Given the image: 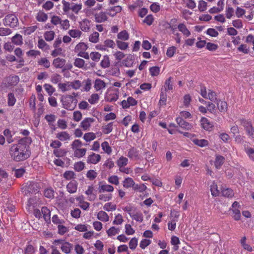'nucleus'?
Wrapping results in <instances>:
<instances>
[{
    "mask_svg": "<svg viewBox=\"0 0 254 254\" xmlns=\"http://www.w3.org/2000/svg\"><path fill=\"white\" fill-rule=\"evenodd\" d=\"M31 140L28 137L20 139L16 144H12L9 150L11 158L15 161L20 162L28 159L31 154L28 144Z\"/></svg>",
    "mask_w": 254,
    "mask_h": 254,
    "instance_id": "1",
    "label": "nucleus"
},
{
    "mask_svg": "<svg viewBox=\"0 0 254 254\" xmlns=\"http://www.w3.org/2000/svg\"><path fill=\"white\" fill-rule=\"evenodd\" d=\"M78 93L73 92L71 95H63L61 98L62 107L66 110L72 111L76 107L77 103V97Z\"/></svg>",
    "mask_w": 254,
    "mask_h": 254,
    "instance_id": "2",
    "label": "nucleus"
},
{
    "mask_svg": "<svg viewBox=\"0 0 254 254\" xmlns=\"http://www.w3.org/2000/svg\"><path fill=\"white\" fill-rule=\"evenodd\" d=\"M82 146V143L79 139L74 140L71 144V148L73 151V156L75 157L80 158L86 154L87 150L85 148H81Z\"/></svg>",
    "mask_w": 254,
    "mask_h": 254,
    "instance_id": "3",
    "label": "nucleus"
},
{
    "mask_svg": "<svg viewBox=\"0 0 254 254\" xmlns=\"http://www.w3.org/2000/svg\"><path fill=\"white\" fill-rule=\"evenodd\" d=\"M40 187L38 184L34 182H28L21 188V191L24 195L30 196L32 193L39 191Z\"/></svg>",
    "mask_w": 254,
    "mask_h": 254,
    "instance_id": "4",
    "label": "nucleus"
},
{
    "mask_svg": "<svg viewBox=\"0 0 254 254\" xmlns=\"http://www.w3.org/2000/svg\"><path fill=\"white\" fill-rule=\"evenodd\" d=\"M241 125L244 127L247 135L250 138L254 139V127L250 120L242 119L240 120Z\"/></svg>",
    "mask_w": 254,
    "mask_h": 254,
    "instance_id": "5",
    "label": "nucleus"
},
{
    "mask_svg": "<svg viewBox=\"0 0 254 254\" xmlns=\"http://www.w3.org/2000/svg\"><path fill=\"white\" fill-rule=\"evenodd\" d=\"M3 23L6 26L14 28L18 25V20L15 14H9L5 16L3 19Z\"/></svg>",
    "mask_w": 254,
    "mask_h": 254,
    "instance_id": "6",
    "label": "nucleus"
},
{
    "mask_svg": "<svg viewBox=\"0 0 254 254\" xmlns=\"http://www.w3.org/2000/svg\"><path fill=\"white\" fill-rule=\"evenodd\" d=\"M119 90L111 87L105 96V100L108 102L116 101L119 96Z\"/></svg>",
    "mask_w": 254,
    "mask_h": 254,
    "instance_id": "7",
    "label": "nucleus"
},
{
    "mask_svg": "<svg viewBox=\"0 0 254 254\" xmlns=\"http://www.w3.org/2000/svg\"><path fill=\"white\" fill-rule=\"evenodd\" d=\"M19 81V78L17 75L9 76L6 77L2 84L4 85L5 87H10L16 85Z\"/></svg>",
    "mask_w": 254,
    "mask_h": 254,
    "instance_id": "8",
    "label": "nucleus"
},
{
    "mask_svg": "<svg viewBox=\"0 0 254 254\" xmlns=\"http://www.w3.org/2000/svg\"><path fill=\"white\" fill-rule=\"evenodd\" d=\"M58 242L61 244L60 248L63 253L66 254H69L71 253V251L72 249V245L71 243L67 242H63V241L60 240H57L54 241V244H56Z\"/></svg>",
    "mask_w": 254,
    "mask_h": 254,
    "instance_id": "9",
    "label": "nucleus"
},
{
    "mask_svg": "<svg viewBox=\"0 0 254 254\" xmlns=\"http://www.w3.org/2000/svg\"><path fill=\"white\" fill-rule=\"evenodd\" d=\"M127 156L131 160H138L140 159L141 155L137 148L132 147L128 150Z\"/></svg>",
    "mask_w": 254,
    "mask_h": 254,
    "instance_id": "10",
    "label": "nucleus"
},
{
    "mask_svg": "<svg viewBox=\"0 0 254 254\" xmlns=\"http://www.w3.org/2000/svg\"><path fill=\"white\" fill-rule=\"evenodd\" d=\"M91 21L87 18L82 19L79 22V26L80 31L83 32H89L91 29Z\"/></svg>",
    "mask_w": 254,
    "mask_h": 254,
    "instance_id": "11",
    "label": "nucleus"
},
{
    "mask_svg": "<svg viewBox=\"0 0 254 254\" xmlns=\"http://www.w3.org/2000/svg\"><path fill=\"white\" fill-rule=\"evenodd\" d=\"M65 63L66 60L64 59L57 58L54 59L52 64L56 68H61L64 71L66 69L65 67Z\"/></svg>",
    "mask_w": 254,
    "mask_h": 254,
    "instance_id": "12",
    "label": "nucleus"
},
{
    "mask_svg": "<svg viewBox=\"0 0 254 254\" xmlns=\"http://www.w3.org/2000/svg\"><path fill=\"white\" fill-rule=\"evenodd\" d=\"M137 101L132 97H128L127 100H124L121 102V105L123 108L128 109L130 106H134L137 105Z\"/></svg>",
    "mask_w": 254,
    "mask_h": 254,
    "instance_id": "13",
    "label": "nucleus"
},
{
    "mask_svg": "<svg viewBox=\"0 0 254 254\" xmlns=\"http://www.w3.org/2000/svg\"><path fill=\"white\" fill-rule=\"evenodd\" d=\"M200 123L201 127L206 130H210L213 127V124L205 117H202Z\"/></svg>",
    "mask_w": 254,
    "mask_h": 254,
    "instance_id": "14",
    "label": "nucleus"
},
{
    "mask_svg": "<svg viewBox=\"0 0 254 254\" xmlns=\"http://www.w3.org/2000/svg\"><path fill=\"white\" fill-rule=\"evenodd\" d=\"M101 159L100 155L92 153L89 155L87 159V163L88 164H96L99 163Z\"/></svg>",
    "mask_w": 254,
    "mask_h": 254,
    "instance_id": "15",
    "label": "nucleus"
},
{
    "mask_svg": "<svg viewBox=\"0 0 254 254\" xmlns=\"http://www.w3.org/2000/svg\"><path fill=\"white\" fill-rule=\"evenodd\" d=\"M107 12L101 11L94 15L95 21L97 23H102L108 20Z\"/></svg>",
    "mask_w": 254,
    "mask_h": 254,
    "instance_id": "16",
    "label": "nucleus"
},
{
    "mask_svg": "<svg viewBox=\"0 0 254 254\" xmlns=\"http://www.w3.org/2000/svg\"><path fill=\"white\" fill-rule=\"evenodd\" d=\"M94 119L92 118H85L80 123V127L83 130H87L89 129L91 124L93 123Z\"/></svg>",
    "mask_w": 254,
    "mask_h": 254,
    "instance_id": "17",
    "label": "nucleus"
},
{
    "mask_svg": "<svg viewBox=\"0 0 254 254\" xmlns=\"http://www.w3.org/2000/svg\"><path fill=\"white\" fill-rule=\"evenodd\" d=\"M56 137L61 141H68L70 139L71 135L67 131H63L57 133Z\"/></svg>",
    "mask_w": 254,
    "mask_h": 254,
    "instance_id": "18",
    "label": "nucleus"
},
{
    "mask_svg": "<svg viewBox=\"0 0 254 254\" xmlns=\"http://www.w3.org/2000/svg\"><path fill=\"white\" fill-rule=\"evenodd\" d=\"M122 10L121 6L117 5L111 7L107 9V14L112 17L120 12Z\"/></svg>",
    "mask_w": 254,
    "mask_h": 254,
    "instance_id": "19",
    "label": "nucleus"
},
{
    "mask_svg": "<svg viewBox=\"0 0 254 254\" xmlns=\"http://www.w3.org/2000/svg\"><path fill=\"white\" fill-rule=\"evenodd\" d=\"M176 121L179 126L182 128L189 130L190 129L191 127V125L186 122L181 117H177L176 119Z\"/></svg>",
    "mask_w": 254,
    "mask_h": 254,
    "instance_id": "20",
    "label": "nucleus"
},
{
    "mask_svg": "<svg viewBox=\"0 0 254 254\" xmlns=\"http://www.w3.org/2000/svg\"><path fill=\"white\" fill-rule=\"evenodd\" d=\"M98 190L100 193L104 192H111L114 190V188L110 185L105 184L99 185Z\"/></svg>",
    "mask_w": 254,
    "mask_h": 254,
    "instance_id": "21",
    "label": "nucleus"
},
{
    "mask_svg": "<svg viewBox=\"0 0 254 254\" xmlns=\"http://www.w3.org/2000/svg\"><path fill=\"white\" fill-rule=\"evenodd\" d=\"M130 217L139 222H142L143 220V216L142 213L139 211H137L135 208L134 209V211L130 215Z\"/></svg>",
    "mask_w": 254,
    "mask_h": 254,
    "instance_id": "22",
    "label": "nucleus"
},
{
    "mask_svg": "<svg viewBox=\"0 0 254 254\" xmlns=\"http://www.w3.org/2000/svg\"><path fill=\"white\" fill-rule=\"evenodd\" d=\"M78 183L75 181L70 182L66 186L67 190L70 193H75L77 191Z\"/></svg>",
    "mask_w": 254,
    "mask_h": 254,
    "instance_id": "23",
    "label": "nucleus"
},
{
    "mask_svg": "<svg viewBox=\"0 0 254 254\" xmlns=\"http://www.w3.org/2000/svg\"><path fill=\"white\" fill-rule=\"evenodd\" d=\"M106 87L105 82L100 79L95 80L94 84V88L96 91H98L104 89Z\"/></svg>",
    "mask_w": 254,
    "mask_h": 254,
    "instance_id": "24",
    "label": "nucleus"
},
{
    "mask_svg": "<svg viewBox=\"0 0 254 254\" xmlns=\"http://www.w3.org/2000/svg\"><path fill=\"white\" fill-rule=\"evenodd\" d=\"M216 103H217L218 109L220 112L224 113L227 111L228 105L226 102L218 100V101H216Z\"/></svg>",
    "mask_w": 254,
    "mask_h": 254,
    "instance_id": "25",
    "label": "nucleus"
},
{
    "mask_svg": "<svg viewBox=\"0 0 254 254\" xmlns=\"http://www.w3.org/2000/svg\"><path fill=\"white\" fill-rule=\"evenodd\" d=\"M68 34L71 38L79 39L80 38L82 33L81 31L79 29H70L68 30Z\"/></svg>",
    "mask_w": 254,
    "mask_h": 254,
    "instance_id": "26",
    "label": "nucleus"
},
{
    "mask_svg": "<svg viewBox=\"0 0 254 254\" xmlns=\"http://www.w3.org/2000/svg\"><path fill=\"white\" fill-rule=\"evenodd\" d=\"M94 190L92 185L89 186L87 190L85 191V194L88 196V199L90 201L94 200L96 197L95 194L93 193Z\"/></svg>",
    "mask_w": 254,
    "mask_h": 254,
    "instance_id": "27",
    "label": "nucleus"
},
{
    "mask_svg": "<svg viewBox=\"0 0 254 254\" xmlns=\"http://www.w3.org/2000/svg\"><path fill=\"white\" fill-rule=\"evenodd\" d=\"M134 184L135 182L130 177L126 178L123 182V187L126 189L129 188L133 189Z\"/></svg>",
    "mask_w": 254,
    "mask_h": 254,
    "instance_id": "28",
    "label": "nucleus"
},
{
    "mask_svg": "<svg viewBox=\"0 0 254 254\" xmlns=\"http://www.w3.org/2000/svg\"><path fill=\"white\" fill-rule=\"evenodd\" d=\"M167 94L164 91L163 88L161 89L159 105L160 106H164L166 105Z\"/></svg>",
    "mask_w": 254,
    "mask_h": 254,
    "instance_id": "29",
    "label": "nucleus"
},
{
    "mask_svg": "<svg viewBox=\"0 0 254 254\" xmlns=\"http://www.w3.org/2000/svg\"><path fill=\"white\" fill-rule=\"evenodd\" d=\"M128 163V159L123 156H121L117 161V166L119 168L125 167Z\"/></svg>",
    "mask_w": 254,
    "mask_h": 254,
    "instance_id": "30",
    "label": "nucleus"
},
{
    "mask_svg": "<svg viewBox=\"0 0 254 254\" xmlns=\"http://www.w3.org/2000/svg\"><path fill=\"white\" fill-rule=\"evenodd\" d=\"M179 30L184 35L189 37L190 35V32L187 28L186 25L184 23H180L178 26Z\"/></svg>",
    "mask_w": 254,
    "mask_h": 254,
    "instance_id": "31",
    "label": "nucleus"
},
{
    "mask_svg": "<svg viewBox=\"0 0 254 254\" xmlns=\"http://www.w3.org/2000/svg\"><path fill=\"white\" fill-rule=\"evenodd\" d=\"M37 64L39 65L44 67L45 68H48L50 67L51 63L46 58H42L39 59Z\"/></svg>",
    "mask_w": 254,
    "mask_h": 254,
    "instance_id": "32",
    "label": "nucleus"
},
{
    "mask_svg": "<svg viewBox=\"0 0 254 254\" xmlns=\"http://www.w3.org/2000/svg\"><path fill=\"white\" fill-rule=\"evenodd\" d=\"M97 218L102 222H107L109 220V216L108 214L102 210L98 213Z\"/></svg>",
    "mask_w": 254,
    "mask_h": 254,
    "instance_id": "33",
    "label": "nucleus"
},
{
    "mask_svg": "<svg viewBox=\"0 0 254 254\" xmlns=\"http://www.w3.org/2000/svg\"><path fill=\"white\" fill-rule=\"evenodd\" d=\"M172 79L173 78L172 77H169L165 80L163 88L164 92H166L168 90H171L173 89V86L172 84Z\"/></svg>",
    "mask_w": 254,
    "mask_h": 254,
    "instance_id": "34",
    "label": "nucleus"
},
{
    "mask_svg": "<svg viewBox=\"0 0 254 254\" xmlns=\"http://www.w3.org/2000/svg\"><path fill=\"white\" fill-rule=\"evenodd\" d=\"M36 19L39 22H44L48 19V15L44 12L40 11L36 16Z\"/></svg>",
    "mask_w": 254,
    "mask_h": 254,
    "instance_id": "35",
    "label": "nucleus"
},
{
    "mask_svg": "<svg viewBox=\"0 0 254 254\" xmlns=\"http://www.w3.org/2000/svg\"><path fill=\"white\" fill-rule=\"evenodd\" d=\"M12 43L16 45H21L23 43L22 36L19 34H16L11 38Z\"/></svg>",
    "mask_w": 254,
    "mask_h": 254,
    "instance_id": "36",
    "label": "nucleus"
},
{
    "mask_svg": "<svg viewBox=\"0 0 254 254\" xmlns=\"http://www.w3.org/2000/svg\"><path fill=\"white\" fill-rule=\"evenodd\" d=\"M225 161V158L221 155H216L214 165L217 169H219Z\"/></svg>",
    "mask_w": 254,
    "mask_h": 254,
    "instance_id": "37",
    "label": "nucleus"
},
{
    "mask_svg": "<svg viewBox=\"0 0 254 254\" xmlns=\"http://www.w3.org/2000/svg\"><path fill=\"white\" fill-rule=\"evenodd\" d=\"M38 28L37 26L34 25L29 27H24L23 28V33L25 35H29L35 32Z\"/></svg>",
    "mask_w": 254,
    "mask_h": 254,
    "instance_id": "38",
    "label": "nucleus"
},
{
    "mask_svg": "<svg viewBox=\"0 0 254 254\" xmlns=\"http://www.w3.org/2000/svg\"><path fill=\"white\" fill-rule=\"evenodd\" d=\"M58 88L62 92L70 90V82H66L65 83H59Z\"/></svg>",
    "mask_w": 254,
    "mask_h": 254,
    "instance_id": "39",
    "label": "nucleus"
},
{
    "mask_svg": "<svg viewBox=\"0 0 254 254\" xmlns=\"http://www.w3.org/2000/svg\"><path fill=\"white\" fill-rule=\"evenodd\" d=\"M246 240L247 238L246 236L242 237L240 240L241 245L245 250L251 252L253 251V249L250 245L246 243Z\"/></svg>",
    "mask_w": 254,
    "mask_h": 254,
    "instance_id": "40",
    "label": "nucleus"
},
{
    "mask_svg": "<svg viewBox=\"0 0 254 254\" xmlns=\"http://www.w3.org/2000/svg\"><path fill=\"white\" fill-rule=\"evenodd\" d=\"M41 212L46 221L50 220L51 212L47 207H42L41 208Z\"/></svg>",
    "mask_w": 254,
    "mask_h": 254,
    "instance_id": "41",
    "label": "nucleus"
},
{
    "mask_svg": "<svg viewBox=\"0 0 254 254\" xmlns=\"http://www.w3.org/2000/svg\"><path fill=\"white\" fill-rule=\"evenodd\" d=\"M118 39L122 41H127L129 39V34L126 30H123L117 35Z\"/></svg>",
    "mask_w": 254,
    "mask_h": 254,
    "instance_id": "42",
    "label": "nucleus"
},
{
    "mask_svg": "<svg viewBox=\"0 0 254 254\" xmlns=\"http://www.w3.org/2000/svg\"><path fill=\"white\" fill-rule=\"evenodd\" d=\"M101 147L103 151L108 155H110L112 152V149L109 143L105 141L101 143Z\"/></svg>",
    "mask_w": 254,
    "mask_h": 254,
    "instance_id": "43",
    "label": "nucleus"
},
{
    "mask_svg": "<svg viewBox=\"0 0 254 254\" xmlns=\"http://www.w3.org/2000/svg\"><path fill=\"white\" fill-rule=\"evenodd\" d=\"M222 195L223 196L232 198L234 196V192L233 190L229 188L223 189L221 191Z\"/></svg>",
    "mask_w": 254,
    "mask_h": 254,
    "instance_id": "44",
    "label": "nucleus"
},
{
    "mask_svg": "<svg viewBox=\"0 0 254 254\" xmlns=\"http://www.w3.org/2000/svg\"><path fill=\"white\" fill-rule=\"evenodd\" d=\"M210 191L211 195L213 196H217L219 195L220 192L218 189L217 185L214 182H213L210 186Z\"/></svg>",
    "mask_w": 254,
    "mask_h": 254,
    "instance_id": "45",
    "label": "nucleus"
},
{
    "mask_svg": "<svg viewBox=\"0 0 254 254\" xmlns=\"http://www.w3.org/2000/svg\"><path fill=\"white\" fill-rule=\"evenodd\" d=\"M193 142L195 144L201 147L207 146L209 144L208 140L204 139H195L193 140Z\"/></svg>",
    "mask_w": 254,
    "mask_h": 254,
    "instance_id": "46",
    "label": "nucleus"
},
{
    "mask_svg": "<svg viewBox=\"0 0 254 254\" xmlns=\"http://www.w3.org/2000/svg\"><path fill=\"white\" fill-rule=\"evenodd\" d=\"M120 231V230L119 228L113 226L107 230V234L109 237H112L119 234Z\"/></svg>",
    "mask_w": 254,
    "mask_h": 254,
    "instance_id": "47",
    "label": "nucleus"
},
{
    "mask_svg": "<svg viewBox=\"0 0 254 254\" xmlns=\"http://www.w3.org/2000/svg\"><path fill=\"white\" fill-rule=\"evenodd\" d=\"M134 191H138L140 192H143L146 189L147 187L144 184H134L132 189Z\"/></svg>",
    "mask_w": 254,
    "mask_h": 254,
    "instance_id": "48",
    "label": "nucleus"
},
{
    "mask_svg": "<svg viewBox=\"0 0 254 254\" xmlns=\"http://www.w3.org/2000/svg\"><path fill=\"white\" fill-rule=\"evenodd\" d=\"M244 150L249 158L254 162V148L247 146L245 147Z\"/></svg>",
    "mask_w": 254,
    "mask_h": 254,
    "instance_id": "49",
    "label": "nucleus"
},
{
    "mask_svg": "<svg viewBox=\"0 0 254 254\" xmlns=\"http://www.w3.org/2000/svg\"><path fill=\"white\" fill-rule=\"evenodd\" d=\"M96 137L95 133L92 132L86 133L83 136V139L86 142H90L95 139Z\"/></svg>",
    "mask_w": 254,
    "mask_h": 254,
    "instance_id": "50",
    "label": "nucleus"
},
{
    "mask_svg": "<svg viewBox=\"0 0 254 254\" xmlns=\"http://www.w3.org/2000/svg\"><path fill=\"white\" fill-rule=\"evenodd\" d=\"M82 7V5L81 3H71V10L75 13V14H77L81 10Z\"/></svg>",
    "mask_w": 254,
    "mask_h": 254,
    "instance_id": "51",
    "label": "nucleus"
},
{
    "mask_svg": "<svg viewBox=\"0 0 254 254\" xmlns=\"http://www.w3.org/2000/svg\"><path fill=\"white\" fill-rule=\"evenodd\" d=\"M207 99L212 102H216L218 101L216 93L212 90H208Z\"/></svg>",
    "mask_w": 254,
    "mask_h": 254,
    "instance_id": "52",
    "label": "nucleus"
},
{
    "mask_svg": "<svg viewBox=\"0 0 254 254\" xmlns=\"http://www.w3.org/2000/svg\"><path fill=\"white\" fill-rule=\"evenodd\" d=\"M99 34L97 32H94L89 37L90 42L93 43H97L99 40Z\"/></svg>",
    "mask_w": 254,
    "mask_h": 254,
    "instance_id": "53",
    "label": "nucleus"
},
{
    "mask_svg": "<svg viewBox=\"0 0 254 254\" xmlns=\"http://www.w3.org/2000/svg\"><path fill=\"white\" fill-rule=\"evenodd\" d=\"M230 210L233 212V217L236 221H239L241 219V212L238 208H230Z\"/></svg>",
    "mask_w": 254,
    "mask_h": 254,
    "instance_id": "54",
    "label": "nucleus"
},
{
    "mask_svg": "<svg viewBox=\"0 0 254 254\" xmlns=\"http://www.w3.org/2000/svg\"><path fill=\"white\" fill-rule=\"evenodd\" d=\"M110 60L108 56H104L100 63L102 67L106 68L110 66Z\"/></svg>",
    "mask_w": 254,
    "mask_h": 254,
    "instance_id": "55",
    "label": "nucleus"
},
{
    "mask_svg": "<svg viewBox=\"0 0 254 254\" xmlns=\"http://www.w3.org/2000/svg\"><path fill=\"white\" fill-rule=\"evenodd\" d=\"M55 33L53 31H48L44 33V38L47 41H52L55 37Z\"/></svg>",
    "mask_w": 254,
    "mask_h": 254,
    "instance_id": "56",
    "label": "nucleus"
},
{
    "mask_svg": "<svg viewBox=\"0 0 254 254\" xmlns=\"http://www.w3.org/2000/svg\"><path fill=\"white\" fill-rule=\"evenodd\" d=\"M114 162L111 158L107 159L103 165V167L106 169H111L114 167Z\"/></svg>",
    "mask_w": 254,
    "mask_h": 254,
    "instance_id": "57",
    "label": "nucleus"
},
{
    "mask_svg": "<svg viewBox=\"0 0 254 254\" xmlns=\"http://www.w3.org/2000/svg\"><path fill=\"white\" fill-rule=\"evenodd\" d=\"M63 10L65 13H67L70 10H71V3L69 2L66 1L65 0H63Z\"/></svg>",
    "mask_w": 254,
    "mask_h": 254,
    "instance_id": "58",
    "label": "nucleus"
},
{
    "mask_svg": "<svg viewBox=\"0 0 254 254\" xmlns=\"http://www.w3.org/2000/svg\"><path fill=\"white\" fill-rule=\"evenodd\" d=\"M44 87L49 96H51L56 91L55 88L49 84H45L44 85Z\"/></svg>",
    "mask_w": 254,
    "mask_h": 254,
    "instance_id": "59",
    "label": "nucleus"
},
{
    "mask_svg": "<svg viewBox=\"0 0 254 254\" xmlns=\"http://www.w3.org/2000/svg\"><path fill=\"white\" fill-rule=\"evenodd\" d=\"M64 177L67 180L75 179L76 175L72 171H66L63 174Z\"/></svg>",
    "mask_w": 254,
    "mask_h": 254,
    "instance_id": "60",
    "label": "nucleus"
},
{
    "mask_svg": "<svg viewBox=\"0 0 254 254\" xmlns=\"http://www.w3.org/2000/svg\"><path fill=\"white\" fill-rule=\"evenodd\" d=\"M117 206L111 202H107L105 204L103 209L107 211H113L116 209Z\"/></svg>",
    "mask_w": 254,
    "mask_h": 254,
    "instance_id": "61",
    "label": "nucleus"
},
{
    "mask_svg": "<svg viewBox=\"0 0 254 254\" xmlns=\"http://www.w3.org/2000/svg\"><path fill=\"white\" fill-rule=\"evenodd\" d=\"M89 57L91 60L95 62L99 61L101 55L97 52H92L89 55Z\"/></svg>",
    "mask_w": 254,
    "mask_h": 254,
    "instance_id": "62",
    "label": "nucleus"
},
{
    "mask_svg": "<svg viewBox=\"0 0 254 254\" xmlns=\"http://www.w3.org/2000/svg\"><path fill=\"white\" fill-rule=\"evenodd\" d=\"M98 175V173L93 170H89L86 174L87 178L91 181L94 180Z\"/></svg>",
    "mask_w": 254,
    "mask_h": 254,
    "instance_id": "63",
    "label": "nucleus"
},
{
    "mask_svg": "<svg viewBox=\"0 0 254 254\" xmlns=\"http://www.w3.org/2000/svg\"><path fill=\"white\" fill-rule=\"evenodd\" d=\"M35 252L34 247L31 245H27L24 251V254H34Z\"/></svg>",
    "mask_w": 254,
    "mask_h": 254,
    "instance_id": "64",
    "label": "nucleus"
}]
</instances>
